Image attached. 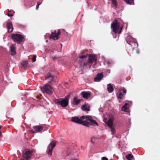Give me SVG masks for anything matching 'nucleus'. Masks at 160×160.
<instances>
[{
	"mask_svg": "<svg viewBox=\"0 0 160 160\" xmlns=\"http://www.w3.org/2000/svg\"><path fill=\"white\" fill-rule=\"evenodd\" d=\"M71 121L75 123L82 124L88 127L91 126L95 127L98 125L96 121L89 116H82L80 118L77 116L72 117L71 118Z\"/></svg>",
	"mask_w": 160,
	"mask_h": 160,
	"instance_id": "1",
	"label": "nucleus"
},
{
	"mask_svg": "<svg viewBox=\"0 0 160 160\" xmlns=\"http://www.w3.org/2000/svg\"><path fill=\"white\" fill-rule=\"evenodd\" d=\"M97 61L96 55H90L88 58V62L84 63V65L86 66H90L92 64H95Z\"/></svg>",
	"mask_w": 160,
	"mask_h": 160,
	"instance_id": "2",
	"label": "nucleus"
},
{
	"mask_svg": "<svg viewBox=\"0 0 160 160\" xmlns=\"http://www.w3.org/2000/svg\"><path fill=\"white\" fill-rule=\"evenodd\" d=\"M12 38L15 42L20 43L22 42L24 37L21 35L18 34H13L11 36Z\"/></svg>",
	"mask_w": 160,
	"mask_h": 160,
	"instance_id": "3",
	"label": "nucleus"
},
{
	"mask_svg": "<svg viewBox=\"0 0 160 160\" xmlns=\"http://www.w3.org/2000/svg\"><path fill=\"white\" fill-rule=\"evenodd\" d=\"M41 89L43 92H45L49 94H51L52 93V87L48 84H45L41 88Z\"/></svg>",
	"mask_w": 160,
	"mask_h": 160,
	"instance_id": "4",
	"label": "nucleus"
},
{
	"mask_svg": "<svg viewBox=\"0 0 160 160\" xmlns=\"http://www.w3.org/2000/svg\"><path fill=\"white\" fill-rule=\"evenodd\" d=\"M54 102L58 105H60L63 107H65L68 105V101L67 99L65 98L62 99H56Z\"/></svg>",
	"mask_w": 160,
	"mask_h": 160,
	"instance_id": "5",
	"label": "nucleus"
},
{
	"mask_svg": "<svg viewBox=\"0 0 160 160\" xmlns=\"http://www.w3.org/2000/svg\"><path fill=\"white\" fill-rule=\"evenodd\" d=\"M113 117H111L109 118L107 121L106 122L108 126L109 127L111 131L112 132L113 134H114L116 132L114 126L113 125Z\"/></svg>",
	"mask_w": 160,
	"mask_h": 160,
	"instance_id": "6",
	"label": "nucleus"
},
{
	"mask_svg": "<svg viewBox=\"0 0 160 160\" xmlns=\"http://www.w3.org/2000/svg\"><path fill=\"white\" fill-rule=\"evenodd\" d=\"M111 28H112L113 32L115 33H117L120 28V23L117 20H115L111 24Z\"/></svg>",
	"mask_w": 160,
	"mask_h": 160,
	"instance_id": "7",
	"label": "nucleus"
},
{
	"mask_svg": "<svg viewBox=\"0 0 160 160\" xmlns=\"http://www.w3.org/2000/svg\"><path fill=\"white\" fill-rule=\"evenodd\" d=\"M32 151L28 150H24L23 152V156L27 160H29L32 155Z\"/></svg>",
	"mask_w": 160,
	"mask_h": 160,
	"instance_id": "8",
	"label": "nucleus"
},
{
	"mask_svg": "<svg viewBox=\"0 0 160 160\" xmlns=\"http://www.w3.org/2000/svg\"><path fill=\"white\" fill-rule=\"evenodd\" d=\"M60 31L58 30L57 32L55 30L53 32H52L51 35L50 36V38L54 40H58L59 38L58 36L60 34Z\"/></svg>",
	"mask_w": 160,
	"mask_h": 160,
	"instance_id": "9",
	"label": "nucleus"
},
{
	"mask_svg": "<svg viewBox=\"0 0 160 160\" xmlns=\"http://www.w3.org/2000/svg\"><path fill=\"white\" fill-rule=\"evenodd\" d=\"M55 146L56 143L52 141L51 142L47 148V153L48 154L50 155L52 154V150Z\"/></svg>",
	"mask_w": 160,
	"mask_h": 160,
	"instance_id": "10",
	"label": "nucleus"
},
{
	"mask_svg": "<svg viewBox=\"0 0 160 160\" xmlns=\"http://www.w3.org/2000/svg\"><path fill=\"white\" fill-rule=\"evenodd\" d=\"M46 80L50 82H52L53 81H55L56 80V76L54 75L52 76L50 74L48 75L47 77H46Z\"/></svg>",
	"mask_w": 160,
	"mask_h": 160,
	"instance_id": "11",
	"label": "nucleus"
},
{
	"mask_svg": "<svg viewBox=\"0 0 160 160\" xmlns=\"http://www.w3.org/2000/svg\"><path fill=\"white\" fill-rule=\"evenodd\" d=\"M126 90L124 89H121L119 91L117 94V96L119 98L121 99L125 94Z\"/></svg>",
	"mask_w": 160,
	"mask_h": 160,
	"instance_id": "12",
	"label": "nucleus"
},
{
	"mask_svg": "<svg viewBox=\"0 0 160 160\" xmlns=\"http://www.w3.org/2000/svg\"><path fill=\"white\" fill-rule=\"evenodd\" d=\"M6 26L8 28V32H12L13 29L12 23L11 22H7Z\"/></svg>",
	"mask_w": 160,
	"mask_h": 160,
	"instance_id": "13",
	"label": "nucleus"
},
{
	"mask_svg": "<svg viewBox=\"0 0 160 160\" xmlns=\"http://www.w3.org/2000/svg\"><path fill=\"white\" fill-rule=\"evenodd\" d=\"M103 75L102 73L98 74L95 77L94 79L96 82H99L103 78Z\"/></svg>",
	"mask_w": 160,
	"mask_h": 160,
	"instance_id": "14",
	"label": "nucleus"
},
{
	"mask_svg": "<svg viewBox=\"0 0 160 160\" xmlns=\"http://www.w3.org/2000/svg\"><path fill=\"white\" fill-rule=\"evenodd\" d=\"M33 132H40L43 129L41 126H35L33 127Z\"/></svg>",
	"mask_w": 160,
	"mask_h": 160,
	"instance_id": "15",
	"label": "nucleus"
},
{
	"mask_svg": "<svg viewBox=\"0 0 160 160\" xmlns=\"http://www.w3.org/2000/svg\"><path fill=\"white\" fill-rule=\"evenodd\" d=\"M81 94L82 97L85 98H88L90 97V94L89 93L85 92H82Z\"/></svg>",
	"mask_w": 160,
	"mask_h": 160,
	"instance_id": "16",
	"label": "nucleus"
},
{
	"mask_svg": "<svg viewBox=\"0 0 160 160\" xmlns=\"http://www.w3.org/2000/svg\"><path fill=\"white\" fill-rule=\"evenodd\" d=\"M82 110L84 111H89L90 110V106L88 104L83 105L82 108Z\"/></svg>",
	"mask_w": 160,
	"mask_h": 160,
	"instance_id": "17",
	"label": "nucleus"
},
{
	"mask_svg": "<svg viewBox=\"0 0 160 160\" xmlns=\"http://www.w3.org/2000/svg\"><path fill=\"white\" fill-rule=\"evenodd\" d=\"M80 99H79L77 97H74L72 101V103L74 105H78L80 103Z\"/></svg>",
	"mask_w": 160,
	"mask_h": 160,
	"instance_id": "18",
	"label": "nucleus"
},
{
	"mask_svg": "<svg viewBox=\"0 0 160 160\" xmlns=\"http://www.w3.org/2000/svg\"><path fill=\"white\" fill-rule=\"evenodd\" d=\"M10 50L11 52V54L12 55H14L16 54L15 48L13 45L11 46Z\"/></svg>",
	"mask_w": 160,
	"mask_h": 160,
	"instance_id": "19",
	"label": "nucleus"
},
{
	"mask_svg": "<svg viewBox=\"0 0 160 160\" xmlns=\"http://www.w3.org/2000/svg\"><path fill=\"white\" fill-rule=\"evenodd\" d=\"M107 89L108 91L109 92H112L113 90V88L111 84H108L107 85Z\"/></svg>",
	"mask_w": 160,
	"mask_h": 160,
	"instance_id": "20",
	"label": "nucleus"
},
{
	"mask_svg": "<svg viewBox=\"0 0 160 160\" xmlns=\"http://www.w3.org/2000/svg\"><path fill=\"white\" fill-rule=\"evenodd\" d=\"M129 104L128 103H125L122 107V110L125 112H128V108L127 106Z\"/></svg>",
	"mask_w": 160,
	"mask_h": 160,
	"instance_id": "21",
	"label": "nucleus"
},
{
	"mask_svg": "<svg viewBox=\"0 0 160 160\" xmlns=\"http://www.w3.org/2000/svg\"><path fill=\"white\" fill-rule=\"evenodd\" d=\"M126 158L128 160H132L133 156L132 154H129L126 156Z\"/></svg>",
	"mask_w": 160,
	"mask_h": 160,
	"instance_id": "22",
	"label": "nucleus"
},
{
	"mask_svg": "<svg viewBox=\"0 0 160 160\" xmlns=\"http://www.w3.org/2000/svg\"><path fill=\"white\" fill-rule=\"evenodd\" d=\"M112 3L113 6L116 8L117 5L116 0H112Z\"/></svg>",
	"mask_w": 160,
	"mask_h": 160,
	"instance_id": "23",
	"label": "nucleus"
},
{
	"mask_svg": "<svg viewBox=\"0 0 160 160\" xmlns=\"http://www.w3.org/2000/svg\"><path fill=\"white\" fill-rule=\"evenodd\" d=\"M126 2L130 4H132L133 3V0H124Z\"/></svg>",
	"mask_w": 160,
	"mask_h": 160,
	"instance_id": "24",
	"label": "nucleus"
},
{
	"mask_svg": "<svg viewBox=\"0 0 160 160\" xmlns=\"http://www.w3.org/2000/svg\"><path fill=\"white\" fill-rule=\"evenodd\" d=\"M36 55H34L33 56V58H32L33 62H35L36 61Z\"/></svg>",
	"mask_w": 160,
	"mask_h": 160,
	"instance_id": "25",
	"label": "nucleus"
},
{
	"mask_svg": "<svg viewBox=\"0 0 160 160\" xmlns=\"http://www.w3.org/2000/svg\"><path fill=\"white\" fill-rule=\"evenodd\" d=\"M10 113L9 112H7V114L6 115V116L8 118H10V115H9Z\"/></svg>",
	"mask_w": 160,
	"mask_h": 160,
	"instance_id": "26",
	"label": "nucleus"
},
{
	"mask_svg": "<svg viewBox=\"0 0 160 160\" xmlns=\"http://www.w3.org/2000/svg\"><path fill=\"white\" fill-rule=\"evenodd\" d=\"M86 57V56L82 55V56L79 57L78 58L79 59H83Z\"/></svg>",
	"mask_w": 160,
	"mask_h": 160,
	"instance_id": "27",
	"label": "nucleus"
},
{
	"mask_svg": "<svg viewBox=\"0 0 160 160\" xmlns=\"http://www.w3.org/2000/svg\"><path fill=\"white\" fill-rule=\"evenodd\" d=\"M102 160H108V158L105 157H103L102 158Z\"/></svg>",
	"mask_w": 160,
	"mask_h": 160,
	"instance_id": "28",
	"label": "nucleus"
},
{
	"mask_svg": "<svg viewBox=\"0 0 160 160\" xmlns=\"http://www.w3.org/2000/svg\"><path fill=\"white\" fill-rule=\"evenodd\" d=\"M9 11H8V12L7 13V15L9 17H12V15L9 13Z\"/></svg>",
	"mask_w": 160,
	"mask_h": 160,
	"instance_id": "29",
	"label": "nucleus"
},
{
	"mask_svg": "<svg viewBox=\"0 0 160 160\" xmlns=\"http://www.w3.org/2000/svg\"><path fill=\"white\" fill-rule=\"evenodd\" d=\"M27 61H25L24 62H23V64L24 65H26V64H27Z\"/></svg>",
	"mask_w": 160,
	"mask_h": 160,
	"instance_id": "30",
	"label": "nucleus"
},
{
	"mask_svg": "<svg viewBox=\"0 0 160 160\" xmlns=\"http://www.w3.org/2000/svg\"><path fill=\"white\" fill-rule=\"evenodd\" d=\"M39 4H37V6H36V9L37 10H38V8H39Z\"/></svg>",
	"mask_w": 160,
	"mask_h": 160,
	"instance_id": "31",
	"label": "nucleus"
},
{
	"mask_svg": "<svg viewBox=\"0 0 160 160\" xmlns=\"http://www.w3.org/2000/svg\"><path fill=\"white\" fill-rule=\"evenodd\" d=\"M122 28H121L120 30L118 32V33H120L121 32Z\"/></svg>",
	"mask_w": 160,
	"mask_h": 160,
	"instance_id": "32",
	"label": "nucleus"
},
{
	"mask_svg": "<svg viewBox=\"0 0 160 160\" xmlns=\"http://www.w3.org/2000/svg\"><path fill=\"white\" fill-rule=\"evenodd\" d=\"M37 4H39V6L41 4V3L38 2Z\"/></svg>",
	"mask_w": 160,
	"mask_h": 160,
	"instance_id": "33",
	"label": "nucleus"
}]
</instances>
